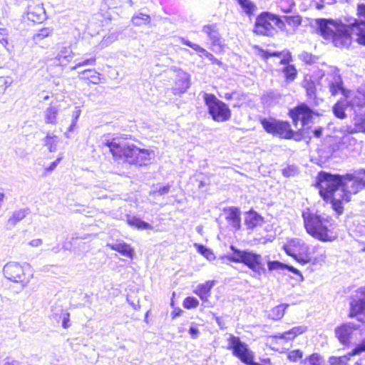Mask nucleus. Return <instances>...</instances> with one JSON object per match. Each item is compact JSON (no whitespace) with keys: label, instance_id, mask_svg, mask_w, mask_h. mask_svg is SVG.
Segmentation results:
<instances>
[{"label":"nucleus","instance_id":"obj_1","mask_svg":"<svg viewBox=\"0 0 365 365\" xmlns=\"http://www.w3.org/2000/svg\"><path fill=\"white\" fill-rule=\"evenodd\" d=\"M317 187L319 195L330 202L337 215L343 213V201L349 202L351 195L365 187V170L341 175L320 172L317 176Z\"/></svg>","mask_w":365,"mask_h":365},{"label":"nucleus","instance_id":"obj_2","mask_svg":"<svg viewBox=\"0 0 365 365\" xmlns=\"http://www.w3.org/2000/svg\"><path fill=\"white\" fill-rule=\"evenodd\" d=\"M317 32L325 39H331L336 47H348L351 43L352 36L356 41L365 45V21L348 20L346 24L331 19L316 20Z\"/></svg>","mask_w":365,"mask_h":365},{"label":"nucleus","instance_id":"obj_3","mask_svg":"<svg viewBox=\"0 0 365 365\" xmlns=\"http://www.w3.org/2000/svg\"><path fill=\"white\" fill-rule=\"evenodd\" d=\"M126 135L110 136L107 135L101 142V149L105 155L114 158H132L150 160L154 158V151L150 149H140L126 141Z\"/></svg>","mask_w":365,"mask_h":365},{"label":"nucleus","instance_id":"obj_4","mask_svg":"<svg viewBox=\"0 0 365 365\" xmlns=\"http://www.w3.org/2000/svg\"><path fill=\"white\" fill-rule=\"evenodd\" d=\"M307 232L322 242H332L336 239L333 232L334 220L326 214H319L306 209L302 214Z\"/></svg>","mask_w":365,"mask_h":365},{"label":"nucleus","instance_id":"obj_5","mask_svg":"<svg viewBox=\"0 0 365 365\" xmlns=\"http://www.w3.org/2000/svg\"><path fill=\"white\" fill-rule=\"evenodd\" d=\"M326 81L331 95L334 96L339 93H342L345 98L346 107H349L355 114L365 108V86L356 90L346 91L343 88L341 76L336 72L329 73L326 77Z\"/></svg>","mask_w":365,"mask_h":365},{"label":"nucleus","instance_id":"obj_6","mask_svg":"<svg viewBox=\"0 0 365 365\" xmlns=\"http://www.w3.org/2000/svg\"><path fill=\"white\" fill-rule=\"evenodd\" d=\"M320 248L321 247L317 245L311 250L309 246L299 238L291 239L283 245L285 252L302 264L310 262L312 255Z\"/></svg>","mask_w":365,"mask_h":365},{"label":"nucleus","instance_id":"obj_7","mask_svg":"<svg viewBox=\"0 0 365 365\" xmlns=\"http://www.w3.org/2000/svg\"><path fill=\"white\" fill-rule=\"evenodd\" d=\"M230 249L233 253L227 255L229 260L243 263L259 275L265 272L263 258L260 255L250 250H240L233 245H231Z\"/></svg>","mask_w":365,"mask_h":365},{"label":"nucleus","instance_id":"obj_8","mask_svg":"<svg viewBox=\"0 0 365 365\" xmlns=\"http://www.w3.org/2000/svg\"><path fill=\"white\" fill-rule=\"evenodd\" d=\"M3 272L8 279L23 287L26 286L33 278V271L28 263L9 262L4 265Z\"/></svg>","mask_w":365,"mask_h":365},{"label":"nucleus","instance_id":"obj_9","mask_svg":"<svg viewBox=\"0 0 365 365\" xmlns=\"http://www.w3.org/2000/svg\"><path fill=\"white\" fill-rule=\"evenodd\" d=\"M203 98L214 120L224 122L230 118L231 112L229 107L217 99L214 94L204 93Z\"/></svg>","mask_w":365,"mask_h":365},{"label":"nucleus","instance_id":"obj_10","mask_svg":"<svg viewBox=\"0 0 365 365\" xmlns=\"http://www.w3.org/2000/svg\"><path fill=\"white\" fill-rule=\"evenodd\" d=\"M227 349H232L233 355L246 364L250 365L254 361V352L238 336L230 335L228 339Z\"/></svg>","mask_w":365,"mask_h":365},{"label":"nucleus","instance_id":"obj_11","mask_svg":"<svg viewBox=\"0 0 365 365\" xmlns=\"http://www.w3.org/2000/svg\"><path fill=\"white\" fill-rule=\"evenodd\" d=\"M273 23L279 26L283 24L275 15L268 12L262 13L256 19L254 31L257 34L272 36L275 32Z\"/></svg>","mask_w":365,"mask_h":365},{"label":"nucleus","instance_id":"obj_12","mask_svg":"<svg viewBox=\"0 0 365 365\" xmlns=\"http://www.w3.org/2000/svg\"><path fill=\"white\" fill-rule=\"evenodd\" d=\"M261 123L264 129L269 133L286 139L294 137V132L292 130L290 124L287 121L263 119Z\"/></svg>","mask_w":365,"mask_h":365},{"label":"nucleus","instance_id":"obj_13","mask_svg":"<svg viewBox=\"0 0 365 365\" xmlns=\"http://www.w3.org/2000/svg\"><path fill=\"white\" fill-rule=\"evenodd\" d=\"M349 316L356 317L359 321L365 323V287L356 290V295L350 302Z\"/></svg>","mask_w":365,"mask_h":365},{"label":"nucleus","instance_id":"obj_14","mask_svg":"<svg viewBox=\"0 0 365 365\" xmlns=\"http://www.w3.org/2000/svg\"><path fill=\"white\" fill-rule=\"evenodd\" d=\"M312 114V110L304 103L300 104L289 111L290 117L297 128H298V122H301V127L299 128V130L302 129L310 123Z\"/></svg>","mask_w":365,"mask_h":365},{"label":"nucleus","instance_id":"obj_15","mask_svg":"<svg viewBox=\"0 0 365 365\" xmlns=\"http://www.w3.org/2000/svg\"><path fill=\"white\" fill-rule=\"evenodd\" d=\"M26 17L28 20L34 23L43 21L46 19V14L43 4L34 2L29 4L27 7Z\"/></svg>","mask_w":365,"mask_h":365},{"label":"nucleus","instance_id":"obj_16","mask_svg":"<svg viewBox=\"0 0 365 365\" xmlns=\"http://www.w3.org/2000/svg\"><path fill=\"white\" fill-rule=\"evenodd\" d=\"M292 60L290 52L286 51V53L280 61V63L284 65V67L282 68V73L287 83L294 81L297 76V71L295 66L292 64H289Z\"/></svg>","mask_w":365,"mask_h":365},{"label":"nucleus","instance_id":"obj_17","mask_svg":"<svg viewBox=\"0 0 365 365\" xmlns=\"http://www.w3.org/2000/svg\"><path fill=\"white\" fill-rule=\"evenodd\" d=\"M357 327L351 323H346L335 329V334L339 341L344 345L350 342L351 336Z\"/></svg>","mask_w":365,"mask_h":365},{"label":"nucleus","instance_id":"obj_18","mask_svg":"<svg viewBox=\"0 0 365 365\" xmlns=\"http://www.w3.org/2000/svg\"><path fill=\"white\" fill-rule=\"evenodd\" d=\"M53 29L51 27H43L36 31L33 36L34 43L41 48L48 46V38L53 35Z\"/></svg>","mask_w":365,"mask_h":365},{"label":"nucleus","instance_id":"obj_19","mask_svg":"<svg viewBox=\"0 0 365 365\" xmlns=\"http://www.w3.org/2000/svg\"><path fill=\"white\" fill-rule=\"evenodd\" d=\"M60 110L61 106L58 101L51 102L43 112L45 123L56 125Z\"/></svg>","mask_w":365,"mask_h":365},{"label":"nucleus","instance_id":"obj_20","mask_svg":"<svg viewBox=\"0 0 365 365\" xmlns=\"http://www.w3.org/2000/svg\"><path fill=\"white\" fill-rule=\"evenodd\" d=\"M224 215L227 222L235 230L241 225V212L238 208L230 207L224 210Z\"/></svg>","mask_w":365,"mask_h":365},{"label":"nucleus","instance_id":"obj_21","mask_svg":"<svg viewBox=\"0 0 365 365\" xmlns=\"http://www.w3.org/2000/svg\"><path fill=\"white\" fill-rule=\"evenodd\" d=\"M202 31L207 36L212 46L220 45V35L216 24L203 26Z\"/></svg>","mask_w":365,"mask_h":365},{"label":"nucleus","instance_id":"obj_22","mask_svg":"<svg viewBox=\"0 0 365 365\" xmlns=\"http://www.w3.org/2000/svg\"><path fill=\"white\" fill-rule=\"evenodd\" d=\"M108 247L111 250L118 252L122 255L133 259L134 256V249L128 244L125 242H118L114 244H108Z\"/></svg>","mask_w":365,"mask_h":365},{"label":"nucleus","instance_id":"obj_23","mask_svg":"<svg viewBox=\"0 0 365 365\" xmlns=\"http://www.w3.org/2000/svg\"><path fill=\"white\" fill-rule=\"evenodd\" d=\"M214 284L213 281H207L205 283L200 284L194 290V293L197 294L202 301H207L210 296V290Z\"/></svg>","mask_w":365,"mask_h":365},{"label":"nucleus","instance_id":"obj_24","mask_svg":"<svg viewBox=\"0 0 365 365\" xmlns=\"http://www.w3.org/2000/svg\"><path fill=\"white\" fill-rule=\"evenodd\" d=\"M354 127H349L347 130L349 133L358 132L365 133V113H356L353 118Z\"/></svg>","mask_w":365,"mask_h":365},{"label":"nucleus","instance_id":"obj_25","mask_svg":"<svg viewBox=\"0 0 365 365\" xmlns=\"http://www.w3.org/2000/svg\"><path fill=\"white\" fill-rule=\"evenodd\" d=\"M307 330V327L304 325L294 327L290 330L282 334L276 335L275 337L282 339L292 340L297 336L304 333Z\"/></svg>","mask_w":365,"mask_h":365},{"label":"nucleus","instance_id":"obj_26","mask_svg":"<svg viewBox=\"0 0 365 365\" xmlns=\"http://www.w3.org/2000/svg\"><path fill=\"white\" fill-rule=\"evenodd\" d=\"M29 214L28 210L21 209L14 211L12 215L9 218L6 223V228L12 229L19 222L22 220Z\"/></svg>","mask_w":365,"mask_h":365},{"label":"nucleus","instance_id":"obj_27","mask_svg":"<svg viewBox=\"0 0 365 365\" xmlns=\"http://www.w3.org/2000/svg\"><path fill=\"white\" fill-rule=\"evenodd\" d=\"M263 223V218L255 212H250L245 217V225L249 229H254L261 226Z\"/></svg>","mask_w":365,"mask_h":365},{"label":"nucleus","instance_id":"obj_28","mask_svg":"<svg viewBox=\"0 0 365 365\" xmlns=\"http://www.w3.org/2000/svg\"><path fill=\"white\" fill-rule=\"evenodd\" d=\"M73 56L74 53L71 48L69 46H66L60 50L57 55L56 59L58 61L59 65L65 66L71 61Z\"/></svg>","mask_w":365,"mask_h":365},{"label":"nucleus","instance_id":"obj_29","mask_svg":"<svg viewBox=\"0 0 365 365\" xmlns=\"http://www.w3.org/2000/svg\"><path fill=\"white\" fill-rule=\"evenodd\" d=\"M100 74L95 70L86 69L78 73V78L81 80H90L93 84L100 82Z\"/></svg>","mask_w":365,"mask_h":365},{"label":"nucleus","instance_id":"obj_30","mask_svg":"<svg viewBox=\"0 0 365 365\" xmlns=\"http://www.w3.org/2000/svg\"><path fill=\"white\" fill-rule=\"evenodd\" d=\"M57 166L56 162H46L41 161L36 167L38 173L41 175H46L52 170H53Z\"/></svg>","mask_w":365,"mask_h":365},{"label":"nucleus","instance_id":"obj_31","mask_svg":"<svg viewBox=\"0 0 365 365\" xmlns=\"http://www.w3.org/2000/svg\"><path fill=\"white\" fill-rule=\"evenodd\" d=\"M178 39L184 45H186L190 48H192L193 50H195V51H197L200 57L205 56L207 58V53H210L208 51H207L205 48H203L198 44L193 43L184 37H179Z\"/></svg>","mask_w":365,"mask_h":365},{"label":"nucleus","instance_id":"obj_32","mask_svg":"<svg viewBox=\"0 0 365 365\" xmlns=\"http://www.w3.org/2000/svg\"><path fill=\"white\" fill-rule=\"evenodd\" d=\"M127 222L129 225L137 227L138 229L148 230L152 227V226L148 222H145L135 217H129Z\"/></svg>","mask_w":365,"mask_h":365},{"label":"nucleus","instance_id":"obj_33","mask_svg":"<svg viewBox=\"0 0 365 365\" xmlns=\"http://www.w3.org/2000/svg\"><path fill=\"white\" fill-rule=\"evenodd\" d=\"M150 21V16L143 13L135 14L132 18L133 24L137 26L148 24Z\"/></svg>","mask_w":365,"mask_h":365},{"label":"nucleus","instance_id":"obj_34","mask_svg":"<svg viewBox=\"0 0 365 365\" xmlns=\"http://www.w3.org/2000/svg\"><path fill=\"white\" fill-rule=\"evenodd\" d=\"M346 106V103H344L341 101H339L336 102L333 106V113L334 115L340 119H344L346 117V114L345 113V107Z\"/></svg>","mask_w":365,"mask_h":365},{"label":"nucleus","instance_id":"obj_35","mask_svg":"<svg viewBox=\"0 0 365 365\" xmlns=\"http://www.w3.org/2000/svg\"><path fill=\"white\" fill-rule=\"evenodd\" d=\"M288 304H282L274 307L269 314L270 317L274 320H279L284 314L285 309L287 308Z\"/></svg>","mask_w":365,"mask_h":365},{"label":"nucleus","instance_id":"obj_36","mask_svg":"<svg viewBox=\"0 0 365 365\" xmlns=\"http://www.w3.org/2000/svg\"><path fill=\"white\" fill-rule=\"evenodd\" d=\"M284 22L291 27L292 31H296L302 23V18L299 16H285Z\"/></svg>","mask_w":365,"mask_h":365},{"label":"nucleus","instance_id":"obj_37","mask_svg":"<svg viewBox=\"0 0 365 365\" xmlns=\"http://www.w3.org/2000/svg\"><path fill=\"white\" fill-rule=\"evenodd\" d=\"M177 84L179 85L178 89L180 92H185L190 86L189 75L187 73L182 72L180 78L177 81Z\"/></svg>","mask_w":365,"mask_h":365},{"label":"nucleus","instance_id":"obj_38","mask_svg":"<svg viewBox=\"0 0 365 365\" xmlns=\"http://www.w3.org/2000/svg\"><path fill=\"white\" fill-rule=\"evenodd\" d=\"M243 11L247 15L253 14L256 6L250 0H237Z\"/></svg>","mask_w":365,"mask_h":365},{"label":"nucleus","instance_id":"obj_39","mask_svg":"<svg viewBox=\"0 0 365 365\" xmlns=\"http://www.w3.org/2000/svg\"><path fill=\"white\" fill-rule=\"evenodd\" d=\"M295 4L294 0H279L278 6L285 13L292 11Z\"/></svg>","mask_w":365,"mask_h":365},{"label":"nucleus","instance_id":"obj_40","mask_svg":"<svg viewBox=\"0 0 365 365\" xmlns=\"http://www.w3.org/2000/svg\"><path fill=\"white\" fill-rule=\"evenodd\" d=\"M304 87L305 88L307 91V95L312 98L315 94V83L314 81H312L311 79H305L304 81Z\"/></svg>","mask_w":365,"mask_h":365},{"label":"nucleus","instance_id":"obj_41","mask_svg":"<svg viewBox=\"0 0 365 365\" xmlns=\"http://www.w3.org/2000/svg\"><path fill=\"white\" fill-rule=\"evenodd\" d=\"M349 360V356H342L339 357L331 356L329 358V361L330 365H346Z\"/></svg>","mask_w":365,"mask_h":365},{"label":"nucleus","instance_id":"obj_42","mask_svg":"<svg viewBox=\"0 0 365 365\" xmlns=\"http://www.w3.org/2000/svg\"><path fill=\"white\" fill-rule=\"evenodd\" d=\"M198 305L199 301L193 297H187L183 302V306L186 309L196 308Z\"/></svg>","mask_w":365,"mask_h":365},{"label":"nucleus","instance_id":"obj_43","mask_svg":"<svg viewBox=\"0 0 365 365\" xmlns=\"http://www.w3.org/2000/svg\"><path fill=\"white\" fill-rule=\"evenodd\" d=\"M57 137L56 136H51L48 135L46 137L45 143L46 145L48 147L50 152H53L56 150V145L57 143Z\"/></svg>","mask_w":365,"mask_h":365},{"label":"nucleus","instance_id":"obj_44","mask_svg":"<svg viewBox=\"0 0 365 365\" xmlns=\"http://www.w3.org/2000/svg\"><path fill=\"white\" fill-rule=\"evenodd\" d=\"M302 356L303 352L299 349L290 351L287 355L289 360L293 362H297L298 360L301 359Z\"/></svg>","mask_w":365,"mask_h":365},{"label":"nucleus","instance_id":"obj_45","mask_svg":"<svg viewBox=\"0 0 365 365\" xmlns=\"http://www.w3.org/2000/svg\"><path fill=\"white\" fill-rule=\"evenodd\" d=\"M96 59L95 57L87 58L81 62L76 64V66L71 67V70H76L81 66H94L96 64Z\"/></svg>","mask_w":365,"mask_h":365},{"label":"nucleus","instance_id":"obj_46","mask_svg":"<svg viewBox=\"0 0 365 365\" xmlns=\"http://www.w3.org/2000/svg\"><path fill=\"white\" fill-rule=\"evenodd\" d=\"M297 173L298 168L294 165H289L287 168L282 169V174L287 178L294 176Z\"/></svg>","mask_w":365,"mask_h":365},{"label":"nucleus","instance_id":"obj_47","mask_svg":"<svg viewBox=\"0 0 365 365\" xmlns=\"http://www.w3.org/2000/svg\"><path fill=\"white\" fill-rule=\"evenodd\" d=\"M197 250L208 260H212L215 258L213 252L210 250L204 247L203 245H199Z\"/></svg>","mask_w":365,"mask_h":365},{"label":"nucleus","instance_id":"obj_48","mask_svg":"<svg viewBox=\"0 0 365 365\" xmlns=\"http://www.w3.org/2000/svg\"><path fill=\"white\" fill-rule=\"evenodd\" d=\"M11 80L8 77H0V92H4L11 85Z\"/></svg>","mask_w":365,"mask_h":365},{"label":"nucleus","instance_id":"obj_49","mask_svg":"<svg viewBox=\"0 0 365 365\" xmlns=\"http://www.w3.org/2000/svg\"><path fill=\"white\" fill-rule=\"evenodd\" d=\"M321 356L318 354H313L307 357L304 361H308L311 365H320Z\"/></svg>","mask_w":365,"mask_h":365},{"label":"nucleus","instance_id":"obj_50","mask_svg":"<svg viewBox=\"0 0 365 365\" xmlns=\"http://www.w3.org/2000/svg\"><path fill=\"white\" fill-rule=\"evenodd\" d=\"M268 269L270 271L282 269L285 267L284 264L279 261H268L267 262Z\"/></svg>","mask_w":365,"mask_h":365},{"label":"nucleus","instance_id":"obj_51","mask_svg":"<svg viewBox=\"0 0 365 365\" xmlns=\"http://www.w3.org/2000/svg\"><path fill=\"white\" fill-rule=\"evenodd\" d=\"M7 33L6 30L4 29H0V43H1L7 51H10L9 48H7V45L9 43L8 40L6 38Z\"/></svg>","mask_w":365,"mask_h":365},{"label":"nucleus","instance_id":"obj_52","mask_svg":"<svg viewBox=\"0 0 365 365\" xmlns=\"http://www.w3.org/2000/svg\"><path fill=\"white\" fill-rule=\"evenodd\" d=\"M363 351H365V340L354 348L352 352L349 354V356L356 355Z\"/></svg>","mask_w":365,"mask_h":365},{"label":"nucleus","instance_id":"obj_53","mask_svg":"<svg viewBox=\"0 0 365 365\" xmlns=\"http://www.w3.org/2000/svg\"><path fill=\"white\" fill-rule=\"evenodd\" d=\"M69 317H70V314L68 312H63L62 314V327L64 328V329H67L69 326H70V324H69Z\"/></svg>","mask_w":365,"mask_h":365},{"label":"nucleus","instance_id":"obj_54","mask_svg":"<svg viewBox=\"0 0 365 365\" xmlns=\"http://www.w3.org/2000/svg\"><path fill=\"white\" fill-rule=\"evenodd\" d=\"M357 14L359 17L365 19V4H361L357 6Z\"/></svg>","mask_w":365,"mask_h":365},{"label":"nucleus","instance_id":"obj_55","mask_svg":"<svg viewBox=\"0 0 365 365\" xmlns=\"http://www.w3.org/2000/svg\"><path fill=\"white\" fill-rule=\"evenodd\" d=\"M189 333L192 338L195 339L198 336L200 332L199 329L196 327L191 326L189 329Z\"/></svg>","mask_w":365,"mask_h":365},{"label":"nucleus","instance_id":"obj_56","mask_svg":"<svg viewBox=\"0 0 365 365\" xmlns=\"http://www.w3.org/2000/svg\"><path fill=\"white\" fill-rule=\"evenodd\" d=\"M286 53V52L284 53H282V52H269V51H267L264 56V58H268L269 57H272V56H281L282 55H284Z\"/></svg>","mask_w":365,"mask_h":365},{"label":"nucleus","instance_id":"obj_57","mask_svg":"<svg viewBox=\"0 0 365 365\" xmlns=\"http://www.w3.org/2000/svg\"><path fill=\"white\" fill-rule=\"evenodd\" d=\"M81 110L80 109H76V110H74L73 112V115H72V117H73V125H76V121L78 119L80 115H81Z\"/></svg>","mask_w":365,"mask_h":365},{"label":"nucleus","instance_id":"obj_58","mask_svg":"<svg viewBox=\"0 0 365 365\" xmlns=\"http://www.w3.org/2000/svg\"><path fill=\"white\" fill-rule=\"evenodd\" d=\"M207 58H208L212 63L219 65L220 61L217 59L212 53H207Z\"/></svg>","mask_w":365,"mask_h":365},{"label":"nucleus","instance_id":"obj_59","mask_svg":"<svg viewBox=\"0 0 365 365\" xmlns=\"http://www.w3.org/2000/svg\"><path fill=\"white\" fill-rule=\"evenodd\" d=\"M169 190H170V186L166 185V186L160 187L158 191L159 194L162 195L168 193L169 192Z\"/></svg>","mask_w":365,"mask_h":365},{"label":"nucleus","instance_id":"obj_60","mask_svg":"<svg viewBox=\"0 0 365 365\" xmlns=\"http://www.w3.org/2000/svg\"><path fill=\"white\" fill-rule=\"evenodd\" d=\"M29 244L32 247H38L42 245V240L41 239L33 240Z\"/></svg>","mask_w":365,"mask_h":365},{"label":"nucleus","instance_id":"obj_61","mask_svg":"<svg viewBox=\"0 0 365 365\" xmlns=\"http://www.w3.org/2000/svg\"><path fill=\"white\" fill-rule=\"evenodd\" d=\"M301 57L306 61L307 62H309L311 60V55H309L307 52H304L301 54Z\"/></svg>","mask_w":365,"mask_h":365},{"label":"nucleus","instance_id":"obj_62","mask_svg":"<svg viewBox=\"0 0 365 365\" xmlns=\"http://www.w3.org/2000/svg\"><path fill=\"white\" fill-rule=\"evenodd\" d=\"M322 128H317L314 130V136H316L317 138H319L322 135Z\"/></svg>","mask_w":365,"mask_h":365},{"label":"nucleus","instance_id":"obj_63","mask_svg":"<svg viewBox=\"0 0 365 365\" xmlns=\"http://www.w3.org/2000/svg\"><path fill=\"white\" fill-rule=\"evenodd\" d=\"M38 96L43 101H48L51 96L48 94H45L43 92L38 94Z\"/></svg>","mask_w":365,"mask_h":365},{"label":"nucleus","instance_id":"obj_64","mask_svg":"<svg viewBox=\"0 0 365 365\" xmlns=\"http://www.w3.org/2000/svg\"><path fill=\"white\" fill-rule=\"evenodd\" d=\"M4 365H20V363L16 360H11L6 361Z\"/></svg>","mask_w":365,"mask_h":365}]
</instances>
